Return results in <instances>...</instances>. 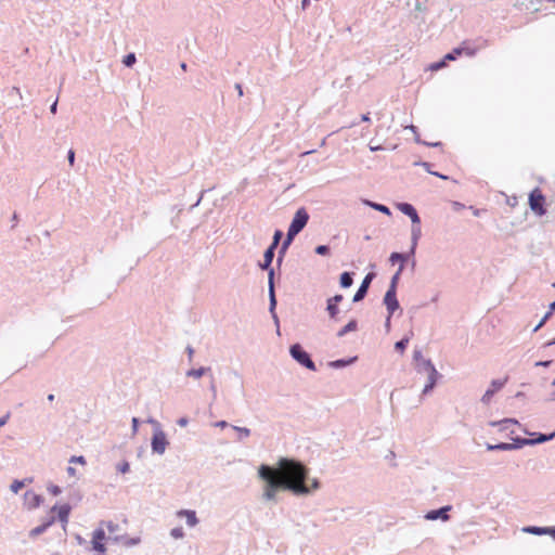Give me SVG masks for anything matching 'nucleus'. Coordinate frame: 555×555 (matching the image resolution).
Returning a JSON list of instances; mask_svg holds the SVG:
<instances>
[{
    "label": "nucleus",
    "instance_id": "1",
    "mask_svg": "<svg viewBox=\"0 0 555 555\" xmlns=\"http://www.w3.org/2000/svg\"><path fill=\"white\" fill-rule=\"evenodd\" d=\"M258 475L264 481L263 498L268 501L275 500L280 489L289 490L295 494L310 492V488L306 485L308 469L297 461L282 457L275 468L261 465Z\"/></svg>",
    "mask_w": 555,
    "mask_h": 555
},
{
    "label": "nucleus",
    "instance_id": "2",
    "mask_svg": "<svg viewBox=\"0 0 555 555\" xmlns=\"http://www.w3.org/2000/svg\"><path fill=\"white\" fill-rule=\"evenodd\" d=\"M309 220V215L305 208H299L294 219L288 228L286 240L283 244V247L286 248L294 237L306 227L307 222Z\"/></svg>",
    "mask_w": 555,
    "mask_h": 555
},
{
    "label": "nucleus",
    "instance_id": "3",
    "mask_svg": "<svg viewBox=\"0 0 555 555\" xmlns=\"http://www.w3.org/2000/svg\"><path fill=\"white\" fill-rule=\"evenodd\" d=\"M544 204V195L540 189L535 188L529 195V205L531 210L538 216H543L546 212Z\"/></svg>",
    "mask_w": 555,
    "mask_h": 555
},
{
    "label": "nucleus",
    "instance_id": "4",
    "mask_svg": "<svg viewBox=\"0 0 555 555\" xmlns=\"http://www.w3.org/2000/svg\"><path fill=\"white\" fill-rule=\"evenodd\" d=\"M291 354L301 365L306 366L311 371L315 370V365L313 361L310 359V356L301 348L300 345H293L291 347Z\"/></svg>",
    "mask_w": 555,
    "mask_h": 555
},
{
    "label": "nucleus",
    "instance_id": "5",
    "mask_svg": "<svg viewBox=\"0 0 555 555\" xmlns=\"http://www.w3.org/2000/svg\"><path fill=\"white\" fill-rule=\"evenodd\" d=\"M105 532L103 529H96L92 534V547L94 551L99 552L101 555H104L106 547L104 544Z\"/></svg>",
    "mask_w": 555,
    "mask_h": 555
},
{
    "label": "nucleus",
    "instance_id": "6",
    "mask_svg": "<svg viewBox=\"0 0 555 555\" xmlns=\"http://www.w3.org/2000/svg\"><path fill=\"white\" fill-rule=\"evenodd\" d=\"M167 444H168V441L166 439V435L163 431H156L153 435V439H152L153 451L162 454L165 452Z\"/></svg>",
    "mask_w": 555,
    "mask_h": 555
},
{
    "label": "nucleus",
    "instance_id": "7",
    "mask_svg": "<svg viewBox=\"0 0 555 555\" xmlns=\"http://www.w3.org/2000/svg\"><path fill=\"white\" fill-rule=\"evenodd\" d=\"M384 302L389 311L390 314L395 312L396 309L399 307V302L396 297V292L393 285H390L389 289L387 291Z\"/></svg>",
    "mask_w": 555,
    "mask_h": 555
},
{
    "label": "nucleus",
    "instance_id": "8",
    "mask_svg": "<svg viewBox=\"0 0 555 555\" xmlns=\"http://www.w3.org/2000/svg\"><path fill=\"white\" fill-rule=\"evenodd\" d=\"M42 498L34 491H26L24 494V504L28 509H34L40 506Z\"/></svg>",
    "mask_w": 555,
    "mask_h": 555
},
{
    "label": "nucleus",
    "instance_id": "9",
    "mask_svg": "<svg viewBox=\"0 0 555 555\" xmlns=\"http://www.w3.org/2000/svg\"><path fill=\"white\" fill-rule=\"evenodd\" d=\"M398 208L400 209L401 212L409 216L414 224L418 225L421 223V219L417 215V211L411 204L402 203L399 204Z\"/></svg>",
    "mask_w": 555,
    "mask_h": 555
},
{
    "label": "nucleus",
    "instance_id": "10",
    "mask_svg": "<svg viewBox=\"0 0 555 555\" xmlns=\"http://www.w3.org/2000/svg\"><path fill=\"white\" fill-rule=\"evenodd\" d=\"M372 279H373V274L372 273H369L364 278V280L362 281L359 289L357 291V293L353 296V301L354 302L360 301V300H362L365 297V295L367 293V288L370 286V283H371Z\"/></svg>",
    "mask_w": 555,
    "mask_h": 555
},
{
    "label": "nucleus",
    "instance_id": "11",
    "mask_svg": "<svg viewBox=\"0 0 555 555\" xmlns=\"http://www.w3.org/2000/svg\"><path fill=\"white\" fill-rule=\"evenodd\" d=\"M492 426H498L500 431H508L511 434L515 433V427L518 425L517 421L515 420H503L500 422H492Z\"/></svg>",
    "mask_w": 555,
    "mask_h": 555
},
{
    "label": "nucleus",
    "instance_id": "12",
    "mask_svg": "<svg viewBox=\"0 0 555 555\" xmlns=\"http://www.w3.org/2000/svg\"><path fill=\"white\" fill-rule=\"evenodd\" d=\"M51 512L57 513L59 520L65 526L68 522V517L70 513V506L68 504H63L61 506H53Z\"/></svg>",
    "mask_w": 555,
    "mask_h": 555
},
{
    "label": "nucleus",
    "instance_id": "13",
    "mask_svg": "<svg viewBox=\"0 0 555 555\" xmlns=\"http://www.w3.org/2000/svg\"><path fill=\"white\" fill-rule=\"evenodd\" d=\"M343 300V295H335L327 300V311L331 318L335 319L339 312L338 304Z\"/></svg>",
    "mask_w": 555,
    "mask_h": 555
},
{
    "label": "nucleus",
    "instance_id": "14",
    "mask_svg": "<svg viewBox=\"0 0 555 555\" xmlns=\"http://www.w3.org/2000/svg\"><path fill=\"white\" fill-rule=\"evenodd\" d=\"M177 516L180 517V518H185L186 519V524L190 526V527H194L197 525L198 520H197V517H196V514L194 511H190V509H181V511H178L177 512Z\"/></svg>",
    "mask_w": 555,
    "mask_h": 555
},
{
    "label": "nucleus",
    "instance_id": "15",
    "mask_svg": "<svg viewBox=\"0 0 555 555\" xmlns=\"http://www.w3.org/2000/svg\"><path fill=\"white\" fill-rule=\"evenodd\" d=\"M450 508H451L450 506H446V507H442L437 511H431L426 515V518L430 519V520H436L438 518H441L442 520H448L449 519L448 511Z\"/></svg>",
    "mask_w": 555,
    "mask_h": 555
},
{
    "label": "nucleus",
    "instance_id": "16",
    "mask_svg": "<svg viewBox=\"0 0 555 555\" xmlns=\"http://www.w3.org/2000/svg\"><path fill=\"white\" fill-rule=\"evenodd\" d=\"M427 365L429 367V377H428V384L424 388V392H427V391H429L430 389L434 388V386H435V384L437 382V376H438V372L431 365V363L428 362Z\"/></svg>",
    "mask_w": 555,
    "mask_h": 555
},
{
    "label": "nucleus",
    "instance_id": "17",
    "mask_svg": "<svg viewBox=\"0 0 555 555\" xmlns=\"http://www.w3.org/2000/svg\"><path fill=\"white\" fill-rule=\"evenodd\" d=\"M518 444L516 443H507V442H502V443H498V444H488L487 446V449L490 450V451H493V450H512V449H515L517 448Z\"/></svg>",
    "mask_w": 555,
    "mask_h": 555
},
{
    "label": "nucleus",
    "instance_id": "18",
    "mask_svg": "<svg viewBox=\"0 0 555 555\" xmlns=\"http://www.w3.org/2000/svg\"><path fill=\"white\" fill-rule=\"evenodd\" d=\"M54 520H55V519H54V517H51V518H50L47 522H44L43 525L38 526V527H36V528L31 529V531H30V535H31V537H37V535L41 534L42 532H44V531H46V529H47L48 527H50V526L54 522Z\"/></svg>",
    "mask_w": 555,
    "mask_h": 555
},
{
    "label": "nucleus",
    "instance_id": "19",
    "mask_svg": "<svg viewBox=\"0 0 555 555\" xmlns=\"http://www.w3.org/2000/svg\"><path fill=\"white\" fill-rule=\"evenodd\" d=\"M273 256H274V249L269 247L266 250L264 256H263V263L261 264L262 269H268L270 267Z\"/></svg>",
    "mask_w": 555,
    "mask_h": 555
},
{
    "label": "nucleus",
    "instance_id": "20",
    "mask_svg": "<svg viewBox=\"0 0 555 555\" xmlns=\"http://www.w3.org/2000/svg\"><path fill=\"white\" fill-rule=\"evenodd\" d=\"M357 321L356 320H351L346 326H344L338 333H337V336L339 337H343L344 335H346L348 332H352V331H356L357 330Z\"/></svg>",
    "mask_w": 555,
    "mask_h": 555
},
{
    "label": "nucleus",
    "instance_id": "21",
    "mask_svg": "<svg viewBox=\"0 0 555 555\" xmlns=\"http://www.w3.org/2000/svg\"><path fill=\"white\" fill-rule=\"evenodd\" d=\"M555 312V301L550 305V311L543 317L540 323L534 327V331H538L543 326L546 320Z\"/></svg>",
    "mask_w": 555,
    "mask_h": 555
},
{
    "label": "nucleus",
    "instance_id": "22",
    "mask_svg": "<svg viewBox=\"0 0 555 555\" xmlns=\"http://www.w3.org/2000/svg\"><path fill=\"white\" fill-rule=\"evenodd\" d=\"M352 284V276L350 273L348 272H344L341 275H340V285L343 287H349L351 286Z\"/></svg>",
    "mask_w": 555,
    "mask_h": 555
},
{
    "label": "nucleus",
    "instance_id": "23",
    "mask_svg": "<svg viewBox=\"0 0 555 555\" xmlns=\"http://www.w3.org/2000/svg\"><path fill=\"white\" fill-rule=\"evenodd\" d=\"M409 340H410V338L405 337V338L397 341L396 345H395L396 350H398L401 353H403L405 348H406V346H408V344H409Z\"/></svg>",
    "mask_w": 555,
    "mask_h": 555
},
{
    "label": "nucleus",
    "instance_id": "24",
    "mask_svg": "<svg viewBox=\"0 0 555 555\" xmlns=\"http://www.w3.org/2000/svg\"><path fill=\"white\" fill-rule=\"evenodd\" d=\"M389 260L391 261V263H396V262H400L402 266H403V262H404V256L399 254V253H392L390 255V258Z\"/></svg>",
    "mask_w": 555,
    "mask_h": 555
},
{
    "label": "nucleus",
    "instance_id": "25",
    "mask_svg": "<svg viewBox=\"0 0 555 555\" xmlns=\"http://www.w3.org/2000/svg\"><path fill=\"white\" fill-rule=\"evenodd\" d=\"M24 481H21V480H14L12 483H11V490L14 492V493H17L23 487H24Z\"/></svg>",
    "mask_w": 555,
    "mask_h": 555
},
{
    "label": "nucleus",
    "instance_id": "26",
    "mask_svg": "<svg viewBox=\"0 0 555 555\" xmlns=\"http://www.w3.org/2000/svg\"><path fill=\"white\" fill-rule=\"evenodd\" d=\"M269 278H270L271 305L274 306L275 305V298H274L273 282H272V278H273V270L272 269L269 272Z\"/></svg>",
    "mask_w": 555,
    "mask_h": 555
},
{
    "label": "nucleus",
    "instance_id": "27",
    "mask_svg": "<svg viewBox=\"0 0 555 555\" xmlns=\"http://www.w3.org/2000/svg\"><path fill=\"white\" fill-rule=\"evenodd\" d=\"M171 537L175 539H181L184 535L183 529L181 527L173 528L170 532Z\"/></svg>",
    "mask_w": 555,
    "mask_h": 555
},
{
    "label": "nucleus",
    "instance_id": "28",
    "mask_svg": "<svg viewBox=\"0 0 555 555\" xmlns=\"http://www.w3.org/2000/svg\"><path fill=\"white\" fill-rule=\"evenodd\" d=\"M282 235H283L282 231H280V230L275 231L274 236H273V243L270 246L271 248L275 249V247L278 246Z\"/></svg>",
    "mask_w": 555,
    "mask_h": 555
},
{
    "label": "nucleus",
    "instance_id": "29",
    "mask_svg": "<svg viewBox=\"0 0 555 555\" xmlns=\"http://www.w3.org/2000/svg\"><path fill=\"white\" fill-rule=\"evenodd\" d=\"M205 373V369H198V370H191L188 372V375L189 376H192L194 378H199L203 376V374Z\"/></svg>",
    "mask_w": 555,
    "mask_h": 555
},
{
    "label": "nucleus",
    "instance_id": "30",
    "mask_svg": "<svg viewBox=\"0 0 555 555\" xmlns=\"http://www.w3.org/2000/svg\"><path fill=\"white\" fill-rule=\"evenodd\" d=\"M69 463L70 464H80V465L85 466L87 462H86V459L80 455V456H72L69 459Z\"/></svg>",
    "mask_w": 555,
    "mask_h": 555
},
{
    "label": "nucleus",
    "instance_id": "31",
    "mask_svg": "<svg viewBox=\"0 0 555 555\" xmlns=\"http://www.w3.org/2000/svg\"><path fill=\"white\" fill-rule=\"evenodd\" d=\"M506 380H507V378H504L503 380H493L491 383V387H492L491 389H493L494 391L501 389L504 386V384L506 383Z\"/></svg>",
    "mask_w": 555,
    "mask_h": 555
},
{
    "label": "nucleus",
    "instance_id": "32",
    "mask_svg": "<svg viewBox=\"0 0 555 555\" xmlns=\"http://www.w3.org/2000/svg\"><path fill=\"white\" fill-rule=\"evenodd\" d=\"M134 62H135V55L133 53L126 55L124 59V64L126 66H131L132 64H134Z\"/></svg>",
    "mask_w": 555,
    "mask_h": 555
},
{
    "label": "nucleus",
    "instance_id": "33",
    "mask_svg": "<svg viewBox=\"0 0 555 555\" xmlns=\"http://www.w3.org/2000/svg\"><path fill=\"white\" fill-rule=\"evenodd\" d=\"M494 392L493 389H488L482 397V402L489 403Z\"/></svg>",
    "mask_w": 555,
    "mask_h": 555
},
{
    "label": "nucleus",
    "instance_id": "34",
    "mask_svg": "<svg viewBox=\"0 0 555 555\" xmlns=\"http://www.w3.org/2000/svg\"><path fill=\"white\" fill-rule=\"evenodd\" d=\"M317 254L319 255H327L330 249L326 245H320L315 248Z\"/></svg>",
    "mask_w": 555,
    "mask_h": 555
},
{
    "label": "nucleus",
    "instance_id": "35",
    "mask_svg": "<svg viewBox=\"0 0 555 555\" xmlns=\"http://www.w3.org/2000/svg\"><path fill=\"white\" fill-rule=\"evenodd\" d=\"M446 65V62L442 60L440 62L434 63L430 65L431 70H439Z\"/></svg>",
    "mask_w": 555,
    "mask_h": 555
},
{
    "label": "nucleus",
    "instance_id": "36",
    "mask_svg": "<svg viewBox=\"0 0 555 555\" xmlns=\"http://www.w3.org/2000/svg\"><path fill=\"white\" fill-rule=\"evenodd\" d=\"M554 436H555V433L551 434L550 436L540 435V437L538 439L533 440V441L534 442H544V441H547V440L552 439Z\"/></svg>",
    "mask_w": 555,
    "mask_h": 555
},
{
    "label": "nucleus",
    "instance_id": "37",
    "mask_svg": "<svg viewBox=\"0 0 555 555\" xmlns=\"http://www.w3.org/2000/svg\"><path fill=\"white\" fill-rule=\"evenodd\" d=\"M402 269H403V266H402V264H400L399 270L397 271V273L393 275V278H392V280H391V285H393V287H395V288H396V284H397V281H398V279H399V275H400V273H401Z\"/></svg>",
    "mask_w": 555,
    "mask_h": 555
},
{
    "label": "nucleus",
    "instance_id": "38",
    "mask_svg": "<svg viewBox=\"0 0 555 555\" xmlns=\"http://www.w3.org/2000/svg\"><path fill=\"white\" fill-rule=\"evenodd\" d=\"M49 491L53 494V495H57L61 493V489L57 487V486H51L49 487Z\"/></svg>",
    "mask_w": 555,
    "mask_h": 555
},
{
    "label": "nucleus",
    "instance_id": "39",
    "mask_svg": "<svg viewBox=\"0 0 555 555\" xmlns=\"http://www.w3.org/2000/svg\"><path fill=\"white\" fill-rule=\"evenodd\" d=\"M464 51L463 53L466 54V55H474L475 54V50L474 49H470V48H467V47H461Z\"/></svg>",
    "mask_w": 555,
    "mask_h": 555
},
{
    "label": "nucleus",
    "instance_id": "40",
    "mask_svg": "<svg viewBox=\"0 0 555 555\" xmlns=\"http://www.w3.org/2000/svg\"><path fill=\"white\" fill-rule=\"evenodd\" d=\"M375 208L382 212L390 214L389 208L384 205H375Z\"/></svg>",
    "mask_w": 555,
    "mask_h": 555
},
{
    "label": "nucleus",
    "instance_id": "41",
    "mask_svg": "<svg viewBox=\"0 0 555 555\" xmlns=\"http://www.w3.org/2000/svg\"><path fill=\"white\" fill-rule=\"evenodd\" d=\"M11 414L10 413H7L5 415H3L1 418H0V427H2L3 425L7 424V422L9 421Z\"/></svg>",
    "mask_w": 555,
    "mask_h": 555
},
{
    "label": "nucleus",
    "instance_id": "42",
    "mask_svg": "<svg viewBox=\"0 0 555 555\" xmlns=\"http://www.w3.org/2000/svg\"><path fill=\"white\" fill-rule=\"evenodd\" d=\"M237 431L242 433L244 436H249L250 431L248 428H243V427H234Z\"/></svg>",
    "mask_w": 555,
    "mask_h": 555
},
{
    "label": "nucleus",
    "instance_id": "43",
    "mask_svg": "<svg viewBox=\"0 0 555 555\" xmlns=\"http://www.w3.org/2000/svg\"><path fill=\"white\" fill-rule=\"evenodd\" d=\"M75 160V152L73 150H69L68 152V162L73 166Z\"/></svg>",
    "mask_w": 555,
    "mask_h": 555
},
{
    "label": "nucleus",
    "instance_id": "44",
    "mask_svg": "<svg viewBox=\"0 0 555 555\" xmlns=\"http://www.w3.org/2000/svg\"><path fill=\"white\" fill-rule=\"evenodd\" d=\"M463 49L462 48H455L451 53H453V56H455V59L460 55L463 54Z\"/></svg>",
    "mask_w": 555,
    "mask_h": 555
},
{
    "label": "nucleus",
    "instance_id": "45",
    "mask_svg": "<svg viewBox=\"0 0 555 555\" xmlns=\"http://www.w3.org/2000/svg\"><path fill=\"white\" fill-rule=\"evenodd\" d=\"M67 474H68L70 477H76V476H77L76 469H75L73 466H68V467H67Z\"/></svg>",
    "mask_w": 555,
    "mask_h": 555
},
{
    "label": "nucleus",
    "instance_id": "46",
    "mask_svg": "<svg viewBox=\"0 0 555 555\" xmlns=\"http://www.w3.org/2000/svg\"><path fill=\"white\" fill-rule=\"evenodd\" d=\"M138 425H139V421L137 417H133L132 418V428H133V431L135 433L137 429H138Z\"/></svg>",
    "mask_w": 555,
    "mask_h": 555
},
{
    "label": "nucleus",
    "instance_id": "47",
    "mask_svg": "<svg viewBox=\"0 0 555 555\" xmlns=\"http://www.w3.org/2000/svg\"><path fill=\"white\" fill-rule=\"evenodd\" d=\"M455 60V56H453V53H448L444 55V59L443 61H454Z\"/></svg>",
    "mask_w": 555,
    "mask_h": 555
},
{
    "label": "nucleus",
    "instance_id": "48",
    "mask_svg": "<svg viewBox=\"0 0 555 555\" xmlns=\"http://www.w3.org/2000/svg\"><path fill=\"white\" fill-rule=\"evenodd\" d=\"M128 469H129V464L128 463L122 464V466L120 467V472L124 473V474L127 473Z\"/></svg>",
    "mask_w": 555,
    "mask_h": 555
},
{
    "label": "nucleus",
    "instance_id": "49",
    "mask_svg": "<svg viewBox=\"0 0 555 555\" xmlns=\"http://www.w3.org/2000/svg\"><path fill=\"white\" fill-rule=\"evenodd\" d=\"M527 530H528L529 532H534V533H540V532L542 531L540 528H535V527H533V528H529V529H527Z\"/></svg>",
    "mask_w": 555,
    "mask_h": 555
},
{
    "label": "nucleus",
    "instance_id": "50",
    "mask_svg": "<svg viewBox=\"0 0 555 555\" xmlns=\"http://www.w3.org/2000/svg\"><path fill=\"white\" fill-rule=\"evenodd\" d=\"M361 119H362V121H370L369 114L362 115Z\"/></svg>",
    "mask_w": 555,
    "mask_h": 555
},
{
    "label": "nucleus",
    "instance_id": "51",
    "mask_svg": "<svg viewBox=\"0 0 555 555\" xmlns=\"http://www.w3.org/2000/svg\"><path fill=\"white\" fill-rule=\"evenodd\" d=\"M56 105H57V103H56V102H54V103H53V105L51 106V112H52L53 114H55V112H56Z\"/></svg>",
    "mask_w": 555,
    "mask_h": 555
},
{
    "label": "nucleus",
    "instance_id": "52",
    "mask_svg": "<svg viewBox=\"0 0 555 555\" xmlns=\"http://www.w3.org/2000/svg\"><path fill=\"white\" fill-rule=\"evenodd\" d=\"M236 89H237V91H238V94H240V95H243V90H242L241 85H236Z\"/></svg>",
    "mask_w": 555,
    "mask_h": 555
},
{
    "label": "nucleus",
    "instance_id": "53",
    "mask_svg": "<svg viewBox=\"0 0 555 555\" xmlns=\"http://www.w3.org/2000/svg\"><path fill=\"white\" fill-rule=\"evenodd\" d=\"M217 425L220 427H225L228 424H227V422L221 421V422L217 423Z\"/></svg>",
    "mask_w": 555,
    "mask_h": 555
},
{
    "label": "nucleus",
    "instance_id": "54",
    "mask_svg": "<svg viewBox=\"0 0 555 555\" xmlns=\"http://www.w3.org/2000/svg\"><path fill=\"white\" fill-rule=\"evenodd\" d=\"M311 488H312V489H318V488H319V482H318L317 480H314V481L312 482V487H311Z\"/></svg>",
    "mask_w": 555,
    "mask_h": 555
},
{
    "label": "nucleus",
    "instance_id": "55",
    "mask_svg": "<svg viewBox=\"0 0 555 555\" xmlns=\"http://www.w3.org/2000/svg\"><path fill=\"white\" fill-rule=\"evenodd\" d=\"M550 363H551L550 361H545V362H539L538 364L539 365H543V366H547V365H550Z\"/></svg>",
    "mask_w": 555,
    "mask_h": 555
},
{
    "label": "nucleus",
    "instance_id": "56",
    "mask_svg": "<svg viewBox=\"0 0 555 555\" xmlns=\"http://www.w3.org/2000/svg\"><path fill=\"white\" fill-rule=\"evenodd\" d=\"M309 0H302V8L305 9L308 5Z\"/></svg>",
    "mask_w": 555,
    "mask_h": 555
},
{
    "label": "nucleus",
    "instance_id": "57",
    "mask_svg": "<svg viewBox=\"0 0 555 555\" xmlns=\"http://www.w3.org/2000/svg\"><path fill=\"white\" fill-rule=\"evenodd\" d=\"M433 173H434V175H436V176H438V177H440L441 179H448L446 176L439 175V173H437V172H433Z\"/></svg>",
    "mask_w": 555,
    "mask_h": 555
},
{
    "label": "nucleus",
    "instance_id": "58",
    "mask_svg": "<svg viewBox=\"0 0 555 555\" xmlns=\"http://www.w3.org/2000/svg\"><path fill=\"white\" fill-rule=\"evenodd\" d=\"M48 400H49V401H53V400H54V396H53V395H49V396H48Z\"/></svg>",
    "mask_w": 555,
    "mask_h": 555
},
{
    "label": "nucleus",
    "instance_id": "59",
    "mask_svg": "<svg viewBox=\"0 0 555 555\" xmlns=\"http://www.w3.org/2000/svg\"><path fill=\"white\" fill-rule=\"evenodd\" d=\"M181 68H182L183 70H186V64H185V63H182V64H181Z\"/></svg>",
    "mask_w": 555,
    "mask_h": 555
},
{
    "label": "nucleus",
    "instance_id": "60",
    "mask_svg": "<svg viewBox=\"0 0 555 555\" xmlns=\"http://www.w3.org/2000/svg\"><path fill=\"white\" fill-rule=\"evenodd\" d=\"M474 215L475 216H479V210L478 209H474Z\"/></svg>",
    "mask_w": 555,
    "mask_h": 555
},
{
    "label": "nucleus",
    "instance_id": "61",
    "mask_svg": "<svg viewBox=\"0 0 555 555\" xmlns=\"http://www.w3.org/2000/svg\"><path fill=\"white\" fill-rule=\"evenodd\" d=\"M550 532L552 533L553 537H555V528L551 529Z\"/></svg>",
    "mask_w": 555,
    "mask_h": 555
},
{
    "label": "nucleus",
    "instance_id": "62",
    "mask_svg": "<svg viewBox=\"0 0 555 555\" xmlns=\"http://www.w3.org/2000/svg\"><path fill=\"white\" fill-rule=\"evenodd\" d=\"M553 385L555 386V379L553 382ZM553 399L555 400V391L553 392Z\"/></svg>",
    "mask_w": 555,
    "mask_h": 555
},
{
    "label": "nucleus",
    "instance_id": "63",
    "mask_svg": "<svg viewBox=\"0 0 555 555\" xmlns=\"http://www.w3.org/2000/svg\"><path fill=\"white\" fill-rule=\"evenodd\" d=\"M553 286L555 287V283H554V285H553Z\"/></svg>",
    "mask_w": 555,
    "mask_h": 555
}]
</instances>
